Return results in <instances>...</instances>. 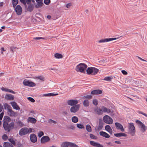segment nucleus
I'll return each instance as SVG.
<instances>
[{"label": "nucleus", "mask_w": 147, "mask_h": 147, "mask_svg": "<svg viewBox=\"0 0 147 147\" xmlns=\"http://www.w3.org/2000/svg\"><path fill=\"white\" fill-rule=\"evenodd\" d=\"M44 134L42 131H40L38 133V136L39 138H40L42 136H43Z\"/></svg>", "instance_id": "nucleus-49"}, {"label": "nucleus", "mask_w": 147, "mask_h": 147, "mask_svg": "<svg viewBox=\"0 0 147 147\" xmlns=\"http://www.w3.org/2000/svg\"><path fill=\"white\" fill-rule=\"evenodd\" d=\"M71 121L73 123H76L78 122V119L76 116H74L72 117Z\"/></svg>", "instance_id": "nucleus-28"}, {"label": "nucleus", "mask_w": 147, "mask_h": 147, "mask_svg": "<svg viewBox=\"0 0 147 147\" xmlns=\"http://www.w3.org/2000/svg\"><path fill=\"white\" fill-rule=\"evenodd\" d=\"M30 139L31 142L33 143H35L37 141L36 136L34 134H32L30 135Z\"/></svg>", "instance_id": "nucleus-14"}, {"label": "nucleus", "mask_w": 147, "mask_h": 147, "mask_svg": "<svg viewBox=\"0 0 147 147\" xmlns=\"http://www.w3.org/2000/svg\"><path fill=\"white\" fill-rule=\"evenodd\" d=\"M90 138L92 139L96 140L97 138V136H95L92 134H90L89 135Z\"/></svg>", "instance_id": "nucleus-42"}, {"label": "nucleus", "mask_w": 147, "mask_h": 147, "mask_svg": "<svg viewBox=\"0 0 147 147\" xmlns=\"http://www.w3.org/2000/svg\"><path fill=\"white\" fill-rule=\"evenodd\" d=\"M23 84L24 86L29 87H33L36 86V84L34 82L26 79L24 80Z\"/></svg>", "instance_id": "nucleus-5"}, {"label": "nucleus", "mask_w": 147, "mask_h": 147, "mask_svg": "<svg viewBox=\"0 0 147 147\" xmlns=\"http://www.w3.org/2000/svg\"><path fill=\"white\" fill-rule=\"evenodd\" d=\"M96 112L98 115H102V114L103 111L102 109H101L100 108H99L98 109H97L96 110Z\"/></svg>", "instance_id": "nucleus-41"}, {"label": "nucleus", "mask_w": 147, "mask_h": 147, "mask_svg": "<svg viewBox=\"0 0 147 147\" xmlns=\"http://www.w3.org/2000/svg\"><path fill=\"white\" fill-rule=\"evenodd\" d=\"M48 123H53L54 124L57 123L56 121L51 119H50L48 120Z\"/></svg>", "instance_id": "nucleus-45"}, {"label": "nucleus", "mask_w": 147, "mask_h": 147, "mask_svg": "<svg viewBox=\"0 0 147 147\" xmlns=\"http://www.w3.org/2000/svg\"><path fill=\"white\" fill-rule=\"evenodd\" d=\"M15 7V12L18 15H20L22 12V9L21 7L19 5H17Z\"/></svg>", "instance_id": "nucleus-10"}, {"label": "nucleus", "mask_w": 147, "mask_h": 147, "mask_svg": "<svg viewBox=\"0 0 147 147\" xmlns=\"http://www.w3.org/2000/svg\"><path fill=\"white\" fill-rule=\"evenodd\" d=\"M87 65L84 63H80L76 67V70L77 72H80L85 74V71L87 67Z\"/></svg>", "instance_id": "nucleus-2"}, {"label": "nucleus", "mask_w": 147, "mask_h": 147, "mask_svg": "<svg viewBox=\"0 0 147 147\" xmlns=\"http://www.w3.org/2000/svg\"><path fill=\"white\" fill-rule=\"evenodd\" d=\"M3 126L4 130L7 132H9L14 128L15 123L12 122L9 124L7 122H4L3 123Z\"/></svg>", "instance_id": "nucleus-1"}, {"label": "nucleus", "mask_w": 147, "mask_h": 147, "mask_svg": "<svg viewBox=\"0 0 147 147\" xmlns=\"http://www.w3.org/2000/svg\"><path fill=\"white\" fill-rule=\"evenodd\" d=\"M141 128V130L142 132H144L147 129V127L144 124L142 123L140 125Z\"/></svg>", "instance_id": "nucleus-25"}, {"label": "nucleus", "mask_w": 147, "mask_h": 147, "mask_svg": "<svg viewBox=\"0 0 147 147\" xmlns=\"http://www.w3.org/2000/svg\"><path fill=\"white\" fill-rule=\"evenodd\" d=\"M69 147H78V146L73 142H69Z\"/></svg>", "instance_id": "nucleus-37"}, {"label": "nucleus", "mask_w": 147, "mask_h": 147, "mask_svg": "<svg viewBox=\"0 0 147 147\" xmlns=\"http://www.w3.org/2000/svg\"><path fill=\"white\" fill-rule=\"evenodd\" d=\"M80 107L79 104L72 106L70 109V111L71 113H75L79 110Z\"/></svg>", "instance_id": "nucleus-7"}, {"label": "nucleus", "mask_w": 147, "mask_h": 147, "mask_svg": "<svg viewBox=\"0 0 147 147\" xmlns=\"http://www.w3.org/2000/svg\"><path fill=\"white\" fill-rule=\"evenodd\" d=\"M20 1L23 3L25 6L26 5V1L25 0H20Z\"/></svg>", "instance_id": "nucleus-61"}, {"label": "nucleus", "mask_w": 147, "mask_h": 147, "mask_svg": "<svg viewBox=\"0 0 147 147\" xmlns=\"http://www.w3.org/2000/svg\"><path fill=\"white\" fill-rule=\"evenodd\" d=\"M128 129L129 130V133L132 136H134L136 130L135 127L133 123H129V126Z\"/></svg>", "instance_id": "nucleus-4"}, {"label": "nucleus", "mask_w": 147, "mask_h": 147, "mask_svg": "<svg viewBox=\"0 0 147 147\" xmlns=\"http://www.w3.org/2000/svg\"><path fill=\"white\" fill-rule=\"evenodd\" d=\"M77 127L79 129H84V128L83 125L82 124L77 123L76 124Z\"/></svg>", "instance_id": "nucleus-40"}, {"label": "nucleus", "mask_w": 147, "mask_h": 147, "mask_svg": "<svg viewBox=\"0 0 147 147\" xmlns=\"http://www.w3.org/2000/svg\"><path fill=\"white\" fill-rule=\"evenodd\" d=\"M90 144L92 146L96 147H103V146L100 143L95 142L93 141H90Z\"/></svg>", "instance_id": "nucleus-12"}, {"label": "nucleus", "mask_w": 147, "mask_h": 147, "mask_svg": "<svg viewBox=\"0 0 147 147\" xmlns=\"http://www.w3.org/2000/svg\"><path fill=\"white\" fill-rule=\"evenodd\" d=\"M29 5L28 7V11L29 12L32 11L34 9V7H33V5L32 4L30 3L28 4Z\"/></svg>", "instance_id": "nucleus-29"}, {"label": "nucleus", "mask_w": 147, "mask_h": 147, "mask_svg": "<svg viewBox=\"0 0 147 147\" xmlns=\"http://www.w3.org/2000/svg\"><path fill=\"white\" fill-rule=\"evenodd\" d=\"M101 108L102 109L103 112L104 113L107 112V108L105 107L104 106H102L101 107Z\"/></svg>", "instance_id": "nucleus-46"}, {"label": "nucleus", "mask_w": 147, "mask_h": 147, "mask_svg": "<svg viewBox=\"0 0 147 147\" xmlns=\"http://www.w3.org/2000/svg\"><path fill=\"white\" fill-rule=\"evenodd\" d=\"M2 138L3 140H6L8 139V137L7 135L4 134L3 135Z\"/></svg>", "instance_id": "nucleus-53"}, {"label": "nucleus", "mask_w": 147, "mask_h": 147, "mask_svg": "<svg viewBox=\"0 0 147 147\" xmlns=\"http://www.w3.org/2000/svg\"><path fill=\"white\" fill-rule=\"evenodd\" d=\"M112 78L113 77L112 76H107L105 77L103 80L107 81H110Z\"/></svg>", "instance_id": "nucleus-36"}, {"label": "nucleus", "mask_w": 147, "mask_h": 147, "mask_svg": "<svg viewBox=\"0 0 147 147\" xmlns=\"http://www.w3.org/2000/svg\"><path fill=\"white\" fill-rule=\"evenodd\" d=\"M4 109H7L8 110V111L9 110H10L11 109H10V108L11 109V107H10V106L7 103H5L4 105Z\"/></svg>", "instance_id": "nucleus-35"}, {"label": "nucleus", "mask_w": 147, "mask_h": 147, "mask_svg": "<svg viewBox=\"0 0 147 147\" xmlns=\"http://www.w3.org/2000/svg\"><path fill=\"white\" fill-rule=\"evenodd\" d=\"M27 98L31 102H34L35 101V100L32 97H28V98Z\"/></svg>", "instance_id": "nucleus-52"}, {"label": "nucleus", "mask_w": 147, "mask_h": 147, "mask_svg": "<svg viewBox=\"0 0 147 147\" xmlns=\"http://www.w3.org/2000/svg\"><path fill=\"white\" fill-rule=\"evenodd\" d=\"M16 146L18 147H23V145L20 142H18Z\"/></svg>", "instance_id": "nucleus-54"}, {"label": "nucleus", "mask_w": 147, "mask_h": 147, "mask_svg": "<svg viewBox=\"0 0 147 147\" xmlns=\"http://www.w3.org/2000/svg\"><path fill=\"white\" fill-rule=\"evenodd\" d=\"M92 98V96L91 95H87L84 96V98H87L89 99H90Z\"/></svg>", "instance_id": "nucleus-50"}, {"label": "nucleus", "mask_w": 147, "mask_h": 147, "mask_svg": "<svg viewBox=\"0 0 147 147\" xmlns=\"http://www.w3.org/2000/svg\"><path fill=\"white\" fill-rule=\"evenodd\" d=\"M105 129L107 132H109L112 129L110 126L109 125H107L105 127Z\"/></svg>", "instance_id": "nucleus-39"}, {"label": "nucleus", "mask_w": 147, "mask_h": 147, "mask_svg": "<svg viewBox=\"0 0 147 147\" xmlns=\"http://www.w3.org/2000/svg\"><path fill=\"white\" fill-rule=\"evenodd\" d=\"M35 40L45 39V38L42 37H36L34 38Z\"/></svg>", "instance_id": "nucleus-59"}, {"label": "nucleus", "mask_w": 147, "mask_h": 147, "mask_svg": "<svg viewBox=\"0 0 147 147\" xmlns=\"http://www.w3.org/2000/svg\"><path fill=\"white\" fill-rule=\"evenodd\" d=\"M27 121L28 122H30L32 123H35L36 121V119L33 117H29L27 119Z\"/></svg>", "instance_id": "nucleus-20"}, {"label": "nucleus", "mask_w": 147, "mask_h": 147, "mask_svg": "<svg viewBox=\"0 0 147 147\" xmlns=\"http://www.w3.org/2000/svg\"><path fill=\"white\" fill-rule=\"evenodd\" d=\"M118 38H119V37L106 38V42H109V41L116 40L117 39H118Z\"/></svg>", "instance_id": "nucleus-38"}, {"label": "nucleus", "mask_w": 147, "mask_h": 147, "mask_svg": "<svg viewBox=\"0 0 147 147\" xmlns=\"http://www.w3.org/2000/svg\"><path fill=\"white\" fill-rule=\"evenodd\" d=\"M83 104L84 107H88L89 105V102L88 100L85 99L83 102Z\"/></svg>", "instance_id": "nucleus-32"}, {"label": "nucleus", "mask_w": 147, "mask_h": 147, "mask_svg": "<svg viewBox=\"0 0 147 147\" xmlns=\"http://www.w3.org/2000/svg\"><path fill=\"white\" fill-rule=\"evenodd\" d=\"M102 90L99 89L94 90L92 91L91 92V94H92L98 95L101 94L102 93Z\"/></svg>", "instance_id": "nucleus-15"}, {"label": "nucleus", "mask_w": 147, "mask_h": 147, "mask_svg": "<svg viewBox=\"0 0 147 147\" xmlns=\"http://www.w3.org/2000/svg\"><path fill=\"white\" fill-rule=\"evenodd\" d=\"M4 114V113L3 112L1 113V114H0V120H1L2 119Z\"/></svg>", "instance_id": "nucleus-64"}, {"label": "nucleus", "mask_w": 147, "mask_h": 147, "mask_svg": "<svg viewBox=\"0 0 147 147\" xmlns=\"http://www.w3.org/2000/svg\"><path fill=\"white\" fill-rule=\"evenodd\" d=\"M8 111L10 113L9 114L10 116L15 117L16 116V113L13 111L11 109L9 110Z\"/></svg>", "instance_id": "nucleus-30"}, {"label": "nucleus", "mask_w": 147, "mask_h": 147, "mask_svg": "<svg viewBox=\"0 0 147 147\" xmlns=\"http://www.w3.org/2000/svg\"><path fill=\"white\" fill-rule=\"evenodd\" d=\"M3 147H14L12 144L8 142H4L3 144Z\"/></svg>", "instance_id": "nucleus-24"}, {"label": "nucleus", "mask_w": 147, "mask_h": 147, "mask_svg": "<svg viewBox=\"0 0 147 147\" xmlns=\"http://www.w3.org/2000/svg\"><path fill=\"white\" fill-rule=\"evenodd\" d=\"M51 2L50 0H44V3L46 5H49Z\"/></svg>", "instance_id": "nucleus-48"}, {"label": "nucleus", "mask_w": 147, "mask_h": 147, "mask_svg": "<svg viewBox=\"0 0 147 147\" xmlns=\"http://www.w3.org/2000/svg\"><path fill=\"white\" fill-rule=\"evenodd\" d=\"M86 129L87 131L88 132H91L92 131L91 127L89 124H87L86 125Z\"/></svg>", "instance_id": "nucleus-33"}, {"label": "nucleus", "mask_w": 147, "mask_h": 147, "mask_svg": "<svg viewBox=\"0 0 147 147\" xmlns=\"http://www.w3.org/2000/svg\"><path fill=\"white\" fill-rule=\"evenodd\" d=\"M28 133V128L27 127H23L21 128L19 131V134L21 136L26 134Z\"/></svg>", "instance_id": "nucleus-8"}, {"label": "nucleus", "mask_w": 147, "mask_h": 147, "mask_svg": "<svg viewBox=\"0 0 147 147\" xmlns=\"http://www.w3.org/2000/svg\"><path fill=\"white\" fill-rule=\"evenodd\" d=\"M54 56L56 58L58 59H61L63 57V56L61 54L58 53H56Z\"/></svg>", "instance_id": "nucleus-31"}, {"label": "nucleus", "mask_w": 147, "mask_h": 147, "mask_svg": "<svg viewBox=\"0 0 147 147\" xmlns=\"http://www.w3.org/2000/svg\"><path fill=\"white\" fill-rule=\"evenodd\" d=\"M136 123L139 124L140 125L142 123L141 121L138 120H136Z\"/></svg>", "instance_id": "nucleus-58"}, {"label": "nucleus", "mask_w": 147, "mask_h": 147, "mask_svg": "<svg viewBox=\"0 0 147 147\" xmlns=\"http://www.w3.org/2000/svg\"><path fill=\"white\" fill-rule=\"evenodd\" d=\"M99 125L98 127V130H100L101 129L103 126L104 124L103 121L101 119H99Z\"/></svg>", "instance_id": "nucleus-19"}, {"label": "nucleus", "mask_w": 147, "mask_h": 147, "mask_svg": "<svg viewBox=\"0 0 147 147\" xmlns=\"http://www.w3.org/2000/svg\"><path fill=\"white\" fill-rule=\"evenodd\" d=\"M63 115L64 116H66L68 115V113L66 111H64L63 112Z\"/></svg>", "instance_id": "nucleus-62"}, {"label": "nucleus", "mask_w": 147, "mask_h": 147, "mask_svg": "<svg viewBox=\"0 0 147 147\" xmlns=\"http://www.w3.org/2000/svg\"><path fill=\"white\" fill-rule=\"evenodd\" d=\"M37 3V4L35 5V7L36 8H38L42 6L43 5L42 2L43 0H35Z\"/></svg>", "instance_id": "nucleus-16"}, {"label": "nucleus", "mask_w": 147, "mask_h": 147, "mask_svg": "<svg viewBox=\"0 0 147 147\" xmlns=\"http://www.w3.org/2000/svg\"><path fill=\"white\" fill-rule=\"evenodd\" d=\"M11 104L13 108L16 110H20V108L18 105H17V103L14 101L12 102H11Z\"/></svg>", "instance_id": "nucleus-17"}, {"label": "nucleus", "mask_w": 147, "mask_h": 147, "mask_svg": "<svg viewBox=\"0 0 147 147\" xmlns=\"http://www.w3.org/2000/svg\"><path fill=\"white\" fill-rule=\"evenodd\" d=\"M18 3V0H12V3L13 6L15 7Z\"/></svg>", "instance_id": "nucleus-34"}, {"label": "nucleus", "mask_w": 147, "mask_h": 147, "mask_svg": "<svg viewBox=\"0 0 147 147\" xmlns=\"http://www.w3.org/2000/svg\"><path fill=\"white\" fill-rule=\"evenodd\" d=\"M98 101L96 99H94L92 100L93 104L95 106H97L98 104Z\"/></svg>", "instance_id": "nucleus-44"}, {"label": "nucleus", "mask_w": 147, "mask_h": 147, "mask_svg": "<svg viewBox=\"0 0 147 147\" xmlns=\"http://www.w3.org/2000/svg\"><path fill=\"white\" fill-rule=\"evenodd\" d=\"M6 92H9L13 94H15V92L12 90H10L9 89H6Z\"/></svg>", "instance_id": "nucleus-56"}, {"label": "nucleus", "mask_w": 147, "mask_h": 147, "mask_svg": "<svg viewBox=\"0 0 147 147\" xmlns=\"http://www.w3.org/2000/svg\"><path fill=\"white\" fill-rule=\"evenodd\" d=\"M69 142H63L61 145V147H68L69 146Z\"/></svg>", "instance_id": "nucleus-27"}, {"label": "nucleus", "mask_w": 147, "mask_h": 147, "mask_svg": "<svg viewBox=\"0 0 147 147\" xmlns=\"http://www.w3.org/2000/svg\"><path fill=\"white\" fill-rule=\"evenodd\" d=\"M5 98L7 100H13L14 96L11 94H6L5 96Z\"/></svg>", "instance_id": "nucleus-22"}, {"label": "nucleus", "mask_w": 147, "mask_h": 147, "mask_svg": "<svg viewBox=\"0 0 147 147\" xmlns=\"http://www.w3.org/2000/svg\"><path fill=\"white\" fill-rule=\"evenodd\" d=\"M98 42L99 43L107 42L106 38L101 39L98 41Z\"/></svg>", "instance_id": "nucleus-55"}, {"label": "nucleus", "mask_w": 147, "mask_h": 147, "mask_svg": "<svg viewBox=\"0 0 147 147\" xmlns=\"http://www.w3.org/2000/svg\"><path fill=\"white\" fill-rule=\"evenodd\" d=\"M99 70L95 67H88L86 70V74L88 75H95L99 71Z\"/></svg>", "instance_id": "nucleus-3"}, {"label": "nucleus", "mask_w": 147, "mask_h": 147, "mask_svg": "<svg viewBox=\"0 0 147 147\" xmlns=\"http://www.w3.org/2000/svg\"><path fill=\"white\" fill-rule=\"evenodd\" d=\"M103 121L106 124H112L113 120L112 118L108 115H105L103 117Z\"/></svg>", "instance_id": "nucleus-6"}, {"label": "nucleus", "mask_w": 147, "mask_h": 147, "mask_svg": "<svg viewBox=\"0 0 147 147\" xmlns=\"http://www.w3.org/2000/svg\"><path fill=\"white\" fill-rule=\"evenodd\" d=\"M18 124L19 125L21 126V127L23 126L24 125V124L23 123L20 121H18Z\"/></svg>", "instance_id": "nucleus-57"}, {"label": "nucleus", "mask_w": 147, "mask_h": 147, "mask_svg": "<svg viewBox=\"0 0 147 147\" xmlns=\"http://www.w3.org/2000/svg\"><path fill=\"white\" fill-rule=\"evenodd\" d=\"M36 77L41 80L43 81L45 80V78L43 76H40Z\"/></svg>", "instance_id": "nucleus-47"}, {"label": "nucleus", "mask_w": 147, "mask_h": 147, "mask_svg": "<svg viewBox=\"0 0 147 147\" xmlns=\"http://www.w3.org/2000/svg\"><path fill=\"white\" fill-rule=\"evenodd\" d=\"M137 112L139 114H142L144 115V116H145L146 117H147V114L142 112L141 111H138Z\"/></svg>", "instance_id": "nucleus-51"}, {"label": "nucleus", "mask_w": 147, "mask_h": 147, "mask_svg": "<svg viewBox=\"0 0 147 147\" xmlns=\"http://www.w3.org/2000/svg\"><path fill=\"white\" fill-rule=\"evenodd\" d=\"M58 94H55L52 93L45 94H43V96H55Z\"/></svg>", "instance_id": "nucleus-26"}, {"label": "nucleus", "mask_w": 147, "mask_h": 147, "mask_svg": "<svg viewBox=\"0 0 147 147\" xmlns=\"http://www.w3.org/2000/svg\"><path fill=\"white\" fill-rule=\"evenodd\" d=\"M99 134L100 136H103L106 138H109L110 136L107 133L103 131H101L99 132Z\"/></svg>", "instance_id": "nucleus-18"}, {"label": "nucleus", "mask_w": 147, "mask_h": 147, "mask_svg": "<svg viewBox=\"0 0 147 147\" xmlns=\"http://www.w3.org/2000/svg\"><path fill=\"white\" fill-rule=\"evenodd\" d=\"M78 101L76 100L71 99L68 100L67 101V103L68 105L72 106L78 105Z\"/></svg>", "instance_id": "nucleus-9"}, {"label": "nucleus", "mask_w": 147, "mask_h": 147, "mask_svg": "<svg viewBox=\"0 0 147 147\" xmlns=\"http://www.w3.org/2000/svg\"><path fill=\"white\" fill-rule=\"evenodd\" d=\"M115 125L117 129H119L122 132L124 131V129L122 125L121 124L118 122H116L115 123Z\"/></svg>", "instance_id": "nucleus-13"}, {"label": "nucleus", "mask_w": 147, "mask_h": 147, "mask_svg": "<svg viewBox=\"0 0 147 147\" xmlns=\"http://www.w3.org/2000/svg\"><path fill=\"white\" fill-rule=\"evenodd\" d=\"M50 139L48 136H43L41 139L40 142L41 143H44L50 141Z\"/></svg>", "instance_id": "nucleus-11"}, {"label": "nucleus", "mask_w": 147, "mask_h": 147, "mask_svg": "<svg viewBox=\"0 0 147 147\" xmlns=\"http://www.w3.org/2000/svg\"><path fill=\"white\" fill-rule=\"evenodd\" d=\"M11 118L10 117L7 116H5L4 117L3 123L7 122V123H8L9 122L11 121Z\"/></svg>", "instance_id": "nucleus-23"}, {"label": "nucleus", "mask_w": 147, "mask_h": 147, "mask_svg": "<svg viewBox=\"0 0 147 147\" xmlns=\"http://www.w3.org/2000/svg\"><path fill=\"white\" fill-rule=\"evenodd\" d=\"M114 135L115 137L118 138L122 136L126 137L127 136V135L126 134L121 132L114 134Z\"/></svg>", "instance_id": "nucleus-21"}, {"label": "nucleus", "mask_w": 147, "mask_h": 147, "mask_svg": "<svg viewBox=\"0 0 147 147\" xmlns=\"http://www.w3.org/2000/svg\"><path fill=\"white\" fill-rule=\"evenodd\" d=\"M16 48L13 47H12L10 48V51L13 53L15 51Z\"/></svg>", "instance_id": "nucleus-63"}, {"label": "nucleus", "mask_w": 147, "mask_h": 147, "mask_svg": "<svg viewBox=\"0 0 147 147\" xmlns=\"http://www.w3.org/2000/svg\"><path fill=\"white\" fill-rule=\"evenodd\" d=\"M8 140L9 142H10L11 144H12L14 145H15L16 144V142L15 141L13 140V139L12 138H10L8 139Z\"/></svg>", "instance_id": "nucleus-43"}, {"label": "nucleus", "mask_w": 147, "mask_h": 147, "mask_svg": "<svg viewBox=\"0 0 147 147\" xmlns=\"http://www.w3.org/2000/svg\"><path fill=\"white\" fill-rule=\"evenodd\" d=\"M121 72L124 75H126L127 74V72L125 70H123L121 71Z\"/></svg>", "instance_id": "nucleus-60"}]
</instances>
